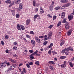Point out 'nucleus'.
<instances>
[{"mask_svg": "<svg viewBox=\"0 0 74 74\" xmlns=\"http://www.w3.org/2000/svg\"><path fill=\"white\" fill-rule=\"evenodd\" d=\"M6 64H7V66H10V63L9 62H8L7 63L4 62L3 63L0 64V69L1 68L2 69V68H3V67H5Z\"/></svg>", "mask_w": 74, "mask_h": 74, "instance_id": "f257e3e1", "label": "nucleus"}, {"mask_svg": "<svg viewBox=\"0 0 74 74\" xmlns=\"http://www.w3.org/2000/svg\"><path fill=\"white\" fill-rule=\"evenodd\" d=\"M38 53V51L36 50L35 52H34L32 54H31L29 56V59L30 60H33V59H34V57L33 56V55H36V53Z\"/></svg>", "mask_w": 74, "mask_h": 74, "instance_id": "f03ea898", "label": "nucleus"}, {"mask_svg": "<svg viewBox=\"0 0 74 74\" xmlns=\"http://www.w3.org/2000/svg\"><path fill=\"white\" fill-rule=\"evenodd\" d=\"M65 50L67 51H72V52H73V51H74L73 48V47L71 46L66 48H65Z\"/></svg>", "mask_w": 74, "mask_h": 74, "instance_id": "7ed1b4c3", "label": "nucleus"}, {"mask_svg": "<svg viewBox=\"0 0 74 74\" xmlns=\"http://www.w3.org/2000/svg\"><path fill=\"white\" fill-rule=\"evenodd\" d=\"M36 18H37V19H39L40 18V16L37 14L34 15V21H35V22H36Z\"/></svg>", "mask_w": 74, "mask_h": 74, "instance_id": "20e7f679", "label": "nucleus"}, {"mask_svg": "<svg viewBox=\"0 0 74 74\" xmlns=\"http://www.w3.org/2000/svg\"><path fill=\"white\" fill-rule=\"evenodd\" d=\"M61 68H64L66 67V61L64 62V64L61 65Z\"/></svg>", "mask_w": 74, "mask_h": 74, "instance_id": "39448f33", "label": "nucleus"}, {"mask_svg": "<svg viewBox=\"0 0 74 74\" xmlns=\"http://www.w3.org/2000/svg\"><path fill=\"white\" fill-rule=\"evenodd\" d=\"M66 26H65V28L66 29V30H68V29H69V28H70V26L69 25V23H66L65 24Z\"/></svg>", "mask_w": 74, "mask_h": 74, "instance_id": "423d86ee", "label": "nucleus"}, {"mask_svg": "<svg viewBox=\"0 0 74 74\" xmlns=\"http://www.w3.org/2000/svg\"><path fill=\"white\" fill-rule=\"evenodd\" d=\"M72 31H73V29H71L69 31H68L67 33V36H70V35H71V34Z\"/></svg>", "mask_w": 74, "mask_h": 74, "instance_id": "0eeeda50", "label": "nucleus"}, {"mask_svg": "<svg viewBox=\"0 0 74 74\" xmlns=\"http://www.w3.org/2000/svg\"><path fill=\"white\" fill-rule=\"evenodd\" d=\"M68 18L69 20V21H70L73 18V15L72 14H71L70 16H68Z\"/></svg>", "mask_w": 74, "mask_h": 74, "instance_id": "6e6552de", "label": "nucleus"}, {"mask_svg": "<svg viewBox=\"0 0 74 74\" xmlns=\"http://www.w3.org/2000/svg\"><path fill=\"white\" fill-rule=\"evenodd\" d=\"M52 32H50L48 34V38L49 39L52 36Z\"/></svg>", "mask_w": 74, "mask_h": 74, "instance_id": "1a4fd4ad", "label": "nucleus"}, {"mask_svg": "<svg viewBox=\"0 0 74 74\" xmlns=\"http://www.w3.org/2000/svg\"><path fill=\"white\" fill-rule=\"evenodd\" d=\"M14 2L16 4H19L21 2V0H15Z\"/></svg>", "mask_w": 74, "mask_h": 74, "instance_id": "9d476101", "label": "nucleus"}, {"mask_svg": "<svg viewBox=\"0 0 74 74\" xmlns=\"http://www.w3.org/2000/svg\"><path fill=\"white\" fill-rule=\"evenodd\" d=\"M31 44L33 46H35V45H36V42H35V41L34 40H32L31 41Z\"/></svg>", "mask_w": 74, "mask_h": 74, "instance_id": "9b49d317", "label": "nucleus"}, {"mask_svg": "<svg viewBox=\"0 0 74 74\" xmlns=\"http://www.w3.org/2000/svg\"><path fill=\"white\" fill-rule=\"evenodd\" d=\"M35 39L36 40V41L37 42H41L40 39L38 38V37H35Z\"/></svg>", "mask_w": 74, "mask_h": 74, "instance_id": "f8f14e48", "label": "nucleus"}, {"mask_svg": "<svg viewBox=\"0 0 74 74\" xmlns=\"http://www.w3.org/2000/svg\"><path fill=\"white\" fill-rule=\"evenodd\" d=\"M16 64H13L10 66V67H11L12 69L13 70V69H14V68H15V67H16Z\"/></svg>", "mask_w": 74, "mask_h": 74, "instance_id": "ddd939ff", "label": "nucleus"}, {"mask_svg": "<svg viewBox=\"0 0 74 74\" xmlns=\"http://www.w3.org/2000/svg\"><path fill=\"white\" fill-rule=\"evenodd\" d=\"M60 2L62 3H67L68 2V0H61Z\"/></svg>", "mask_w": 74, "mask_h": 74, "instance_id": "4468645a", "label": "nucleus"}, {"mask_svg": "<svg viewBox=\"0 0 74 74\" xmlns=\"http://www.w3.org/2000/svg\"><path fill=\"white\" fill-rule=\"evenodd\" d=\"M66 18H64L62 21V23H68V22H66Z\"/></svg>", "mask_w": 74, "mask_h": 74, "instance_id": "2eb2a0df", "label": "nucleus"}, {"mask_svg": "<svg viewBox=\"0 0 74 74\" xmlns=\"http://www.w3.org/2000/svg\"><path fill=\"white\" fill-rule=\"evenodd\" d=\"M70 3H68L64 5V7L66 8L67 7H69V6H70Z\"/></svg>", "mask_w": 74, "mask_h": 74, "instance_id": "dca6fc26", "label": "nucleus"}, {"mask_svg": "<svg viewBox=\"0 0 74 74\" xmlns=\"http://www.w3.org/2000/svg\"><path fill=\"white\" fill-rule=\"evenodd\" d=\"M5 3L7 4H10L11 3V1L10 0H8L6 1Z\"/></svg>", "mask_w": 74, "mask_h": 74, "instance_id": "f3484780", "label": "nucleus"}, {"mask_svg": "<svg viewBox=\"0 0 74 74\" xmlns=\"http://www.w3.org/2000/svg\"><path fill=\"white\" fill-rule=\"evenodd\" d=\"M30 23V20L29 19H27L26 21V25H28L29 23Z\"/></svg>", "mask_w": 74, "mask_h": 74, "instance_id": "a211bd4d", "label": "nucleus"}, {"mask_svg": "<svg viewBox=\"0 0 74 74\" xmlns=\"http://www.w3.org/2000/svg\"><path fill=\"white\" fill-rule=\"evenodd\" d=\"M17 28L18 29V30H21V27H20V25L19 24L17 25Z\"/></svg>", "mask_w": 74, "mask_h": 74, "instance_id": "6ab92c4d", "label": "nucleus"}, {"mask_svg": "<svg viewBox=\"0 0 74 74\" xmlns=\"http://www.w3.org/2000/svg\"><path fill=\"white\" fill-rule=\"evenodd\" d=\"M64 40H62L61 42L60 43V46H62L63 44H64Z\"/></svg>", "mask_w": 74, "mask_h": 74, "instance_id": "aec40b11", "label": "nucleus"}, {"mask_svg": "<svg viewBox=\"0 0 74 74\" xmlns=\"http://www.w3.org/2000/svg\"><path fill=\"white\" fill-rule=\"evenodd\" d=\"M19 7L20 9H22L23 8V4L22 3H21L19 5Z\"/></svg>", "mask_w": 74, "mask_h": 74, "instance_id": "412c9836", "label": "nucleus"}, {"mask_svg": "<svg viewBox=\"0 0 74 74\" xmlns=\"http://www.w3.org/2000/svg\"><path fill=\"white\" fill-rule=\"evenodd\" d=\"M65 58H66V56H60V59H65Z\"/></svg>", "mask_w": 74, "mask_h": 74, "instance_id": "4be33fe9", "label": "nucleus"}, {"mask_svg": "<svg viewBox=\"0 0 74 74\" xmlns=\"http://www.w3.org/2000/svg\"><path fill=\"white\" fill-rule=\"evenodd\" d=\"M49 10L50 11H52L53 10V6H52L50 5V7L49 8Z\"/></svg>", "mask_w": 74, "mask_h": 74, "instance_id": "5701e85b", "label": "nucleus"}, {"mask_svg": "<svg viewBox=\"0 0 74 74\" xmlns=\"http://www.w3.org/2000/svg\"><path fill=\"white\" fill-rule=\"evenodd\" d=\"M53 45V43H51L50 45L48 46L49 48H51V47H52Z\"/></svg>", "mask_w": 74, "mask_h": 74, "instance_id": "b1692460", "label": "nucleus"}, {"mask_svg": "<svg viewBox=\"0 0 74 74\" xmlns=\"http://www.w3.org/2000/svg\"><path fill=\"white\" fill-rule=\"evenodd\" d=\"M20 26L22 30H25V27L21 25Z\"/></svg>", "mask_w": 74, "mask_h": 74, "instance_id": "393cba45", "label": "nucleus"}, {"mask_svg": "<svg viewBox=\"0 0 74 74\" xmlns=\"http://www.w3.org/2000/svg\"><path fill=\"white\" fill-rule=\"evenodd\" d=\"M33 5L34 7H35L36 5V1H33Z\"/></svg>", "mask_w": 74, "mask_h": 74, "instance_id": "a878e982", "label": "nucleus"}, {"mask_svg": "<svg viewBox=\"0 0 74 74\" xmlns=\"http://www.w3.org/2000/svg\"><path fill=\"white\" fill-rule=\"evenodd\" d=\"M10 61H11V62H12V63H16V62L14 60H13L12 59H10Z\"/></svg>", "mask_w": 74, "mask_h": 74, "instance_id": "bb28decb", "label": "nucleus"}, {"mask_svg": "<svg viewBox=\"0 0 74 74\" xmlns=\"http://www.w3.org/2000/svg\"><path fill=\"white\" fill-rule=\"evenodd\" d=\"M48 41H45L43 43V45H46L47 44V43H48Z\"/></svg>", "mask_w": 74, "mask_h": 74, "instance_id": "cd10ccee", "label": "nucleus"}, {"mask_svg": "<svg viewBox=\"0 0 74 74\" xmlns=\"http://www.w3.org/2000/svg\"><path fill=\"white\" fill-rule=\"evenodd\" d=\"M35 64L38 66V65H39V61H36V62H35Z\"/></svg>", "mask_w": 74, "mask_h": 74, "instance_id": "c85d7f7f", "label": "nucleus"}, {"mask_svg": "<svg viewBox=\"0 0 74 74\" xmlns=\"http://www.w3.org/2000/svg\"><path fill=\"white\" fill-rule=\"evenodd\" d=\"M69 64L71 67H73V63L71 62H70Z\"/></svg>", "mask_w": 74, "mask_h": 74, "instance_id": "c756f323", "label": "nucleus"}, {"mask_svg": "<svg viewBox=\"0 0 74 74\" xmlns=\"http://www.w3.org/2000/svg\"><path fill=\"white\" fill-rule=\"evenodd\" d=\"M29 33L31 34H34V33L32 31H30Z\"/></svg>", "mask_w": 74, "mask_h": 74, "instance_id": "7c9ffc66", "label": "nucleus"}, {"mask_svg": "<svg viewBox=\"0 0 74 74\" xmlns=\"http://www.w3.org/2000/svg\"><path fill=\"white\" fill-rule=\"evenodd\" d=\"M66 50H65V48L64 50H62V51L61 52L62 53H64L65 52H66Z\"/></svg>", "mask_w": 74, "mask_h": 74, "instance_id": "2f4dec72", "label": "nucleus"}, {"mask_svg": "<svg viewBox=\"0 0 74 74\" xmlns=\"http://www.w3.org/2000/svg\"><path fill=\"white\" fill-rule=\"evenodd\" d=\"M16 16L17 18H18L19 16V14H16Z\"/></svg>", "mask_w": 74, "mask_h": 74, "instance_id": "473e14b6", "label": "nucleus"}, {"mask_svg": "<svg viewBox=\"0 0 74 74\" xmlns=\"http://www.w3.org/2000/svg\"><path fill=\"white\" fill-rule=\"evenodd\" d=\"M9 38V36L8 35H6L5 36V38L6 39H7H7H8Z\"/></svg>", "mask_w": 74, "mask_h": 74, "instance_id": "72a5a7b5", "label": "nucleus"}, {"mask_svg": "<svg viewBox=\"0 0 74 74\" xmlns=\"http://www.w3.org/2000/svg\"><path fill=\"white\" fill-rule=\"evenodd\" d=\"M53 27V25H51L48 27V28L49 29H51Z\"/></svg>", "mask_w": 74, "mask_h": 74, "instance_id": "f704fd0d", "label": "nucleus"}, {"mask_svg": "<svg viewBox=\"0 0 74 74\" xmlns=\"http://www.w3.org/2000/svg\"><path fill=\"white\" fill-rule=\"evenodd\" d=\"M13 49H15V50H17V49H18V48L16 46H14L13 47Z\"/></svg>", "mask_w": 74, "mask_h": 74, "instance_id": "c9c22d12", "label": "nucleus"}, {"mask_svg": "<svg viewBox=\"0 0 74 74\" xmlns=\"http://www.w3.org/2000/svg\"><path fill=\"white\" fill-rule=\"evenodd\" d=\"M23 72L24 73H26V69H25V68L23 69Z\"/></svg>", "mask_w": 74, "mask_h": 74, "instance_id": "e433bc0d", "label": "nucleus"}, {"mask_svg": "<svg viewBox=\"0 0 74 74\" xmlns=\"http://www.w3.org/2000/svg\"><path fill=\"white\" fill-rule=\"evenodd\" d=\"M64 14H62L61 15V18H62V19H64Z\"/></svg>", "mask_w": 74, "mask_h": 74, "instance_id": "4c0bfd02", "label": "nucleus"}, {"mask_svg": "<svg viewBox=\"0 0 74 74\" xmlns=\"http://www.w3.org/2000/svg\"><path fill=\"white\" fill-rule=\"evenodd\" d=\"M48 53L49 55H51V50H49V51L48 52Z\"/></svg>", "mask_w": 74, "mask_h": 74, "instance_id": "58836bf2", "label": "nucleus"}, {"mask_svg": "<svg viewBox=\"0 0 74 74\" xmlns=\"http://www.w3.org/2000/svg\"><path fill=\"white\" fill-rule=\"evenodd\" d=\"M11 66H10L8 69V71H11V70H12V69L11 68Z\"/></svg>", "mask_w": 74, "mask_h": 74, "instance_id": "ea45409f", "label": "nucleus"}, {"mask_svg": "<svg viewBox=\"0 0 74 74\" xmlns=\"http://www.w3.org/2000/svg\"><path fill=\"white\" fill-rule=\"evenodd\" d=\"M59 8H60V7H56L55 8V9L56 10H58Z\"/></svg>", "mask_w": 74, "mask_h": 74, "instance_id": "a19ab883", "label": "nucleus"}, {"mask_svg": "<svg viewBox=\"0 0 74 74\" xmlns=\"http://www.w3.org/2000/svg\"><path fill=\"white\" fill-rule=\"evenodd\" d=\"M14 45H17L18 44V43H17L16 42H14L13 43Z\"/></svg>", "mask_w": 74, "mask_h": 74, "instance_id": "79ce46f5", "label": "nucleus"}, {"mask_svg": "<svg viewBox=\"0 0 74 74\" xmlns=\"http://www.w3.org/2000/svg\"><path fill=\"white\" fill-rule=\"evenodd\" d=\"M56 18V16H54L53 17V19L55 20Z\"/></svg>", "mask_w": 74, "mask_h": 74, "instance_id": "37998d69", "label": "nucleus"}, {"mask_svg": "<svg viewBox=\"0 0 74 74\" xmlns=\"http://www.w3.org/2000/svg\"><path fill=\"white\" fill-rule=\"evenodd\" d=\"M34 52V51H33V50H29V52L30 53H33Z\"/></svg>", "mask_w": 74, "mask_h": 74, "instance_id": "c03bdc74", "label": "nucleus"}, {"mask_svg": "<svg viewBox=\"0 0 74 74\" xmlns=\"http://www.w3.org/2000/svg\"><path fill=\"white\" fill-rule=\"evenodd\" d=\"M26 66L28 68H30V65L29 64H26Z\"/></svg>", "mask_w": 74, "mask_h": 74, "instance_id": "a18cd8bd", "label": "nucleus"}, {"mask_svg": "<svg viewBox=\"0 0 74 74\" xmlns=\"http://www.w3.org/2000/svg\"><path fill=\"white\" fill-rule=\"evenodd\" d=\"M65 55H69V52L68 51H67L65 53Z\"/></svg>", "mask_w": 74, "mask_h": 74, "instance_id": "49530a36", "label": "nucleus"}, {"mask_svg": "<svg viewBox=\"0 0 74 74\" xmlns=\"http://www.w3.org/2000/svg\"><path fill=\"white\" fill-rule=\"evenodd\" d=\"M26 37H27V38H30V36L28 35H26Z\"/></svg>", "mask_w": 74, "mask_h": 74, "instance_id": "de8ad7c7", "label": "nucleus"}, {"mask_svg": "<svg viewBox=\"0 0 74 74\" xmlns=\"http://www.w3.org/2000/svg\"><path fill=\"white\" fill-rule=\"evenodd\" d=\"M33 63L32 62H30L29 63V65H33Z\"/></svg>", "mask_w": 74, "mask_h": 74, "instance_id": "09e8293b", "label": "nucleus"}, {"mask_svg": "<svg viewBox=\"0 0 74 74\" xmlns=\"http://www.w3.org/2000/svg\"><path fill=\"white\" fill-rule=\"evenodd\" d=\"M44 37L43 36H39V38H44Z\"/></svg>", "mask_w": 74, "mask_h": 74, "instance_id": "8fccbe9b", "label": "nucleus"}, {"mask_svg": "<svg viewBox=\"0 0 74 74\" xmlns=\"http://www.w3.org/2000/svg\"><path fill=\"white\" fill-rule=\"evenodd\" d=\"M44 12V11H43V10L40 11V14H42V13H43Z\"/></svg>", "mask_w": 74, "mask_h": 74, "instance_id": "3c124183", "label": "nucleus"}, {"mask_svg": "<svg viewBox=\"0 0 74 74\" xmlns=\"http://www.w3.org/2000/svg\"><path fill=\"white\" fill-rule=\"evenodd\" d=\"M35 11H36V12H37L38 11V8H36L35 9Z\"/></svg>", "mask_w": 74, "mask_h": 74, "instance_id": "603ef678", "label": "nucleus"}, {"mask_svg": "<svg viewBox=\"0 0 74 74\" xmlns=\"http://www.w3.org/2000/svg\"><path fill=\"white\" fill-rule=\"evenodd\" d=\"M1 44L2 45H4V42L3 41H1Z\"/></svg>", "mask_w": 74, "mask_h": 74, "instance_id": "864d4df0", "label": "nucleus"}, {"mask_svg": "<svg viewBox=\"0 0 74 74\" xmlns=\"http://www.w3.org/2000/svg\"><path fill=\"white\" fill-rule=\"evenodd\" d=\"M53 68V66H51L50 67V69H52Z\"/></svg>", "mask_w": 74, "mask_h": 74, "instance_id": "5fc2aeb1", "label": "nucleus"}, {"mask_svg": "<svg viewBox=\"0 0 74 74\" xmlns=\"http://www.w3.org/2000/svg\"><path fill=\"white\" fill-rule=\"evenodd\" d=\"M12 5H14V1H12V3H11Z\"/></svg>", "mask_w": 74, "mask_h": 74, "instance_id": "6e6d98bb", "label": "nucleus"}, {"mask_svg": "<svg viewBox=\"0 0 74 74\" xmlns=\"http://www.w3.org/2000/svg\"><path fill=\"white\" fill-rule=\"evenodd\" d=\"M8 49L6 50L5 51L6 53H8Z\"/></svg>", "mask_w": 74, "mask_h": 74, "instance_id": "4d7b16f0", "label": "nucleus"}, {"mask_svg": "<svg viewBox=\"0 0 74 74\" xmlns=\"http://www.w3.org/2000/svg\"><path fill=\"white\" fill-rule=\"evenodd\" d=\"M51 64H55V62H53V61H52Z\"/></svg>", "mask_w": 74, "mask_h": 74, "instance_id": "13d9d810", "label": "nucleus"}, {"mask_svg": "<svg viewBox=\"0 0 74 74\" xmlns=\"http://www.w3.org/2000/svg\"><path fill=\"white\" fill-rule=\"evenodd\" d=\"M52 61H50L49 62V64H52Z\"/></svg>", "mask_w": 74, "mask_h": 74, "instance_id": "bf43d9fd", "label": "nucleus"}, {"mask_svg": "<svg viewBox=\"0 0 74 74\" xmlns=\"http://www.w3.org/2000/svg\"><path fill=\"white\" fill-rule=\"evenodd\" d=\"M24 41H25V42H27V40H26V39H25V38H24Z\"/></svg>", "mask_w": 74, "mask_h": 74, "instance_id": "052dcab7", "label": "nucleus"}, {"mask_svg": "<svg viewBox=\"0 0 74 74\" xmlns=\"http://www.w3.org/2000/svg\"><path fill=\"white\" fill-rule=\"evenodd\" d=\"M53 53H54L56 55L57 54V53L55 51H54L53 52Z\"/></svg>", "mask_w": 74, "mask_h": 74, "instance_id": "680f3d73", "label": "nucleus"}, {"mask_svg": "<svg viewBox=\"0 0 74 74\" xmlns=\"http://www.w3.org/2000/svg\"><path fill=\"white\" fill-rule=\"evenodd\" d=\"M22 65H23V64H19V66H22Z\"/></svg>", "mask_w": 74, "mask_h": 74, "instance_id": "e2e57ef3", "label": "nucleus"}, {"mask_svg": "<svg viewBox=\"0 0 74 74\" xmlns=\"http://www.w3.org/2000/svg\"><path fill=\"white\" fill-rule=\"evenodd\" d=\"M58 34H59V35H61V34H62V33L61 32H59L58 33Z\"/></svg>", "mask_w": 74, "mask_h": 74, "instance_id": "0e129e2a", "label": "nucleus"}, {"mask_svg": "<svg viewBox=\"0 0 74 74\" xmlns=\"http://www.w3.org/2000/svg\"><path fill=\"white\" fill-rule=\"evenodd\" d=\"M60 24L58 23V24H57V26H60Z\"/></svg>", "mask_w": 74, "mask_h": 74, "instance_id": "69168bd1", "label": "nucleus"}, {"mask_svg": "<svg viewBox=\"0 0 74 74\" xmlns=\"http://www.w3.org/2000/svg\"><path fill=\"white\" fill-rule=\"evenodd\" d=\"M24 52H26V53H27V51L26 50H25V51H24Z\"/></svg>", "mask_w": 74, "mask_h": 74, "instance_id": "338daca9", "label": "nucleus"}, {"mask_svg": "<svg viewBox=\"0 0 74 74\" xmlns=\"http://www.w3.org/2000/svg\"><path fill=\"white\" fill-rule=\"evenodd\" d=\"M71 14H72L73 15V14L74 15V9L73 10V13Z\"/></svg>", "mask_w": 74, "mask_h": 74, "instance_id": "774afa93", "label": "nucleus"}]
</instances>
